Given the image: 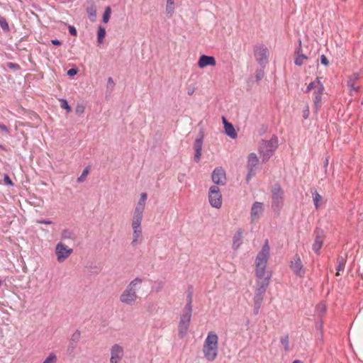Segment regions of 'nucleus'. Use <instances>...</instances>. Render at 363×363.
Listing matches in <instances>:
<instances>
[{
  "label": "nucleus",
  "mask_w": 363,
  "mask_h": 363,
  "mask_svg": "<svg viewBox=\"0 0 363 363\" xmlns=\"http://www.w3.org/2000/svg\"><path fill=\"white\" fill-rule=\"evenodd\" d=\"M4 182L7 185H11V186L13 185V182L11 181V179L7 174H5V176L4 177Z\"/></svg>",
  "instance_id": "49"
},
{
  "label": "nucleus",
  "mask_w": 363,
  "mask_h": 363,
  "mask_svg": "<svg viewBox=\"0 0 363 363\" xmlns=\"http://www.w3.org/2000/svg\"><path fill=\"white\" fill-rule=\"evenodd\" d=\"M316 327H317L318 329L321 330V329H322V323L317 324Z\"/></svg>",
  "instance_id": "58"
},
{
  "label": "nucleus",
  "mask_w": 363,
  "mask_h": 363,
  "mask_svg": "<svg viewBox=\"0 0 363 363\" xmlns=\"http://www.w3.org/2000/svg\"><path fill=\"white\" fill-rule=\"evenodd\" d=\"M142 282L143 279L139 277L132 280L121 294V302L128 306L134 305L138 298L137 291Z\"/></svg>",
  "instance_id": "4"
},
{
  "label": "nucleus",
  "mask_w": 363,
  "mask_h": 363,
  "mask_svg": "<svg viewBox=\"0 0 363 363\" xmlns=\"http://www.w3.org/2000/svg\"><path fill=\"white\" fill-rule=\"evenodd\" d=\"M263 212V203L261 202L255 201L251 208L250 217L252 221L258 219Z\"/></svg>",
  "instance_id": "20"
},
{
  "label": "nucleus",
  "mask_w": 363,
  "mask_h": 363,
  "mask_svg": "<svg viewBox=\"0 0 363 363\" xmlns=\"http://www.w3.org/2000/svg\"><path fill=\"white\" fill-rule=\"evenodd\" d=\"M296 56H298L299 55H303L302 53V48H301V41L299 40V46L295 51Z\"/></svg>",
  "instance_id": "50"
},
{
  "label": "nucleus",
  "mask_w": 363,
  "mask_h": 363,
  "mask_svg": "<svg viewBox=\"0 0 363 363\" xmlns=\"http://www.w3.org/2000/svg\"><path fill=\"white\" fill-rule=\"evenodd\" d=\"M69 32L71 35L76 36L77 34L76 28L73 26H69Z\"/></svg>",
  "instance_id": "47"
},
{
  "label": "nucleus",
  "mask_w": 363,
  "mask_h": 363,
  "mask_svg": "<svg viewBox=\"0 0 363 363\" xmlns=\"http://www.w3.org/2000/svg\"><path fill=\"white\" fill-rule=\"evenodd\" d=\"M105 35H106L105 28L101 26H99L98 32H97V43L99 45H101L103 43Z\"/></svg>",
  "instance_id": "28"
},
{
  "label": "nucleus",
  "mask_w": 363,
  "mask_h": 363,
  "mask_svg": "<svg viewBox=\"0 0 363 363\" xmlns=\"http://www.w3.org/2000/svg\"><path fill=\"white\" fill-rule=\"evenodd\" d=\"M0 129L6 134H9L10 133V130L8 128V127L1 123H0Z\"/></svg>",
  "instance_id": "48"
},
{
  "label": "nucleus",
  "mask_w": 363,
  "mask_h": 363,
  "mask_svg": "<svg viewBox=\"0 0 363 363\" xmlns=\"http://www.w3.org/2000/svg\"><path fill=\"white\" fill-rule=\"evenodd\" d=\"M261 302H254V314L257 315L259 313L260 308L262 306Z\"/></svg>",
  "instance_id": "41"
},
{
  "label": "nucleus",
  "mask_w": 363,
  "mask_h": 363,
  "mask_svg": "<svg viewBox=\"0 0 363 363\" xmlns=\"http://www.w3.org/2000/svg\"><path fill=\"white\" fill-rule=\"evenodd\" d=\"M111 9L110 6H107L105 9V11H104V13L103 15V22L104 23H107L108 22L110 16H111Z\"/></svg>",
  "instance_id": "34"
},
{
  "label": "nucleus",
  "mask_w": 363,
  "mask_h": 363,
  "mask_svg": "<svg viewBox=\"0 0 363 363\" xmlns=\"http://www.w3.org/2000/svg\"><path fill=\"white\" fill-rule=\"evenodd\" d=\"M191 313H192L183 311L181 314L178 326L179 336L180 338L184 337L187 334L191 319Z\"/></svg>",
  "instance_id": "11"
},
{
  "label": "nucleus",
  "mask_w": 363,
  "mask_h": 363,
  "mask_svg": "<svg viewBox=\"0 0 363 363\" xmlns=\"http://www.w3.org/2000/svg\"><path fill=\"white\" fill-rule=\"evenodd\" d=\"M290 268L294 274L298 277H303L306 274V269L303 267L300 256L296 254L290 263Z\"/></svg>",
  "instance_id": "14"
},
{
  "label": "nucleus",
  "mask_w": 363,
  "mask_h": 363,
  "mask_svg": "<svg viewBox=\"0 0 363 363\" xmlns=\"http://www.w3.org/2000/svg\"><path fill=\"white\" fill-rule=\"evenodd\" d=\"M78 73V69H76V68H72V69H69L67 72V74L69 76V77H73L74 75H76Z\"/></svg>",
  "instance_id": "43"
},
{
  "label": "nucleus",
  "mask_w": 363,
  "mask_h": 363,
  "mask_svg": "<svg viewBox=\"0 0 363 363\" xmlns=\"http://www.w3.org/2000/svg\"><path fill=\"white\" fill-rule=\"evenodd\" d=\"M208 197L209 203L212 207L217 209L221 208L223 198L220 189L218 186L213 185L209 188Z\"/></svg>",
  "instance_id": "10"
},
{
  "label": "nucleus",
  "mask_w": 363,
  "mask_h": 363,
  "mask_svg": "<svg viewBox=\"0 0 363 363\" xmlns=\"http://www.w3.org/2000/svg\"><path fill=\"white\" fill-rule=\"evenodd\" d=\"M242 234L243 230L240 228L237 230L233 238L232 247L233 250H237L242 243Z\"/></svg>",
  "instance_id": "22"
},
{
  "label": "nucleus",
  "mask_w": 363,
  "mask_h": 363,
  "mask_svg": "<svg viewBox=\"0 0 363 363\" xmlns=\"http://www.w3.org/2000/svg\"><path fill=\"white\" fill-rule=\"evenodd\" d=\"M80 332L79 330H76L72 336V340L74 342L79 341L80 338Z\"/></svg>",
  "instance_id": "42"
},
{
  "label": "nucleus",
  "mask_w": 363,
  "mask_h": 363,
  "mask_svg": "<svg viewBox=\"0 0 363 363\" xmlns=\"http://www.w3.org/2000/svg\"><path fill=\"white\" fill-rule=\"evenodd\" d=\"M345 264H346L345 258H344L342 256L338 257V258H337V268H336V270H337L336 275L337 276H339L340 275V272L344 270L345 267Z\"/></svg>",
  "instance_id": "26"
},
{
  "label": "nucleus",
  "mask_w": 363,
  "mask_h": 363,
  "mask_svg": "<svg viewBox=\"0 0 363 363\" xmlns=\"http://www.w3.org/2000/svg\"><path fill=\"white\" fill-rule=\"evenodd\" d=\"M73 252L72 248H69L62 242H59L55 247V255L58 262L62 263L67 259Z\"/></svg>",
  "instance_id": "13"
},
{
  "label": "nucleus",
  "mask_w": 363,
  "mask_h": 363,
  "mask_svg": "<svg viewBox=\"0 0 363 363\" xmlns=\"http://www.w3.org/2000/svg\"><path fill=\"white\" fill-rule=\"evenodd\" d=\"M259 159L257 155L254 152L250 153L247 157V174L246 176V182L249 183L252 177L256 174Z\"/></svg>",
  "instance_id": "12"
},
{
  "label": "nucleus",
  "mask_w": 363,
  "mask_h": 363,
  "mask_svg": "<svg viewBox=\"0 0 363 363\" xmlns=\"http://www.w3.org/2000/svg\"><path fill=\"white\" fill-rule=\"evenodd\" d=\"M216 65V58L213 56L206 55H201L197 62L198 67L201 69H203L207 66H215Z\"/></svg>",
  "instance_id": "19"
},
{
  "label": "nucleus",
  "mask_w": 363,
  "mask_h": 363,
  "mask_svg": "<svg viewBox=\"0 0 363 363\" xmlns=\"http://www.w3.org/2000/svg\"><path fill=\"white\" fill-rule=\"evenodd\" d=\"M147 199V194L143 192L140 194V198L138 201L133 214L131 226L133 228V240L131 245L136 246L140 243V238L142 237V220Z\"/></svg>",
  "instance_id": "1"
},
{
  "label": "nucleus",
  "mask_w": 363,
  "mask_h": 363,
  "mask_svg": "<svg viewBox=\"0 0 363 363\" xmlns=\"http://www.w3.org/2000/svg\"><path fill=\"white\" fill-rule=\"evenodd\" d=\"M38 223H41V224H45V225H50V224L52 223V222L51 220H46V219L39 220H38Z\"/></svg>",
  "instance_id": "52"
},
{
  "label": "nucleus",
  "mask_w": 363,
  "mask_h": 363,
  "mask_svg": "<svg viewBox=\"0 0 363 363\" xmlns=\"http://www.w3.org/2000/svg\"><path fill=\"white\" fill-rule=\"evenodd\" d=\"M194 89L188 90V94L189 96L192 95L194 94Z\"/></svg>",
  "instance_id": "56"
},
{
  "label": "nucleus",
  "mask_w": 363,
  "mask_h": 363,
  "mask_svg": "<svg viewBox=\"0 0 363 363\" xmlns=\"http://www.w3.org/2000/svg\"><path fill=\"white\" fill-rule=\"evenodd\" d=\"M253 51L256 61L261 67L265 68L269 55L268 48L263 44H257L254 46Z\"/></svg>",
  "instance_id": "8"
},
{
  "label": "nucleus",
  "mask_w": 363,
  "mask_h": 363,
  "mask_svg": "<svg viewBox=\"0 0 363 363\" xmlns=\"http://www.w3.org/2000/svg\"><path fill=\"white\" fill-rule=\"evenodd\" d=\"M211 179L213 182L216 185H225L226 183L225 170L221 167L215 168L212 172Z\"/></svg>",
  "instance_id": "16"
},
{
  "label": "nucleus",
  "mask_w": 363,
  "mask_h": 363,
  "mask_svg": "<svg viewBox=\"0 0 363 363\" xmlns=\"http://www.w3.org/2000/svg\"><path fill=\"white\" fill-rule=\"evenodd\" d=\"M61 238L62 240H74L76 239V235L74 233L69 229H64L61 233Z\"/></svg>",
  "instance_id": "24"
},
{
  "label": "nucleus",
  "mask_w": 363,
  "mask_h": 363,
  "mask_svg": "<svg viewBox=\"0 0 363 363\" xmlns=\"http://www.w3.org/2000/svg\"><path fill=\"white\" fill-rule=\"evenodd\" d=\"M2 284V281L0 279V286H1Z\"/></svg>",
  "instance_id": "59"
},
{
  "label": "nucleus",
  "mask_w": 363,
  "mask_h": 363,
  "mask_svg": "<svg viewBox=\"0 0 363 363\" xmlns=\"http://www.w3.org/2000/svg\"><path fill=\"white\" fill-rule=\"evenodd\" d=\"M204 140V132L203 130H200L197 137L196 138L194 143V150L195 152L194 154V161L196 162H199L201 160V153H202V147Z\"/></svg>",
  "instance_id": "15"
},
{
  "label": "nucleus",
  "mask_w": 363,
  "mask_h": 363,
  "mask_svg": "<svg viewBox=\"0 0 363 363\" xmlns=\"http://www.w3.org/2000/svg\"><path fill=\"white\" fill-rule=\"evenodd\" d=\"M203 353L208 362H213L218 354V336L213 332L208 333L203 345Z\"/></svg>",
  "instance_id": "3"
},
{
  "label": "nucleus",
  "mask_w": 363,
  "mask_h": 363,
  "mask_svg": "<svg viewBox=\"0 0 363 363\" xmlns=\"http://www.w3.org/2000/svg\"><path fill=\"white\" fill-rule=\"evenodd\" d=\"M51 43L54 45H62V42L60 40H59L58 39H53L51 40Z\"/></svg>",
  "instance_id": "54"
},
{
  "label": "nucleus",
  "mask_w": 363,
  "mask_h": 363,
  "mask_svg": "<svg viewBox=\"0 0 363 363\" xmlns=\"http://www.w3.org/2000/svg\"><path fill=\"white\" fill-rule=\"evenodd\" d=\"M292 363H303V362L301 360H298V359H296V360L293 361Z\"/></svg>",
  "instance_id": "57"
},
{
  "label": "nucleus",
  "mask_w": 363,
  "mask_h": 363,
  "mask_svg": "<svg viewBox=\"0 0 363 363\" xmlns=\"http://www.w3.org/2000/svg\"><path fill=\"white\" fill-rule=\"evenodd\" d=\"M328 165V159L326 158L325 162H324V167L326 169Z\"/></svg>",
  "instance_id": "55"
},
{
  "label": "nucleus",
  "mask_w": 363,
  "mask_h": 363,
  "mask_svg": "<svg viewBox=\"0 0 363 363\" xmlns=\"http://www.w3.org/2000/svg\"><path fill=\"white\" fill-rule=\"evenodd\" d=\"M272 277V274H268L267 277L262 281L258 280L257 282V286L255 291V296L253 298L254 302L262 303L264 294L267 289L269 285V281Z\"/></svg>",
  "instance_id": "9"
},
{
  "label": "nucleus",
  "mask_w": 363,
  "mask_h": 363,
  "mask_svg": "<svg viewBox=\"0 0 363 363\" xmlns=\"http://www.w3.org/2000/svg\"><path fill=\"white\" fill-rule=\"evenodd\" d=\"M165 11L168 18H172L175 12L174 0H167Z\"/></svg>",
  "instance_id": "23"
},
{
  "label": "nucleus",
  "mask_w": 363,
  "mask_h": 363,
  "mask_svg": "<svg viewBox=\"0 0 363 363\" xmlns=\"http://www.w3.org/2000/svg\"><path fill=\"white\" fill-rule=\"evenodd\" d=\"M162 288H163V283H162V281H159L157 283V287L155 288V291L159 292V291H160L162 289Z\"/></svg>",
  "instance_id": "53"
},
{
  "label": "nucleus",
  "mask_w": 363,
  "mask_h": 363,
  "mask_svg": "<svg viewBox=\"0 0 363 363\" xmlns=\"http://www.w3.org/2000/svg\"><path fill=\"white\" fill-rule=\"evenodd\" d=\"M57 355L55 353L51 352L46 357V359L43 362V363H57Z\"/></svg>",
  "instance_id": "33"
},
{
  "label": "nucleus",
  "mask_w": 363,
  "mask_h": 363,
  "mask_svg": "<svg viewBox=\"0 0 363 363\" xmlns=\"http://www.w3.org/2000/svg\"><path fill=\"white\" fill-rule=\"evenodd\" d=\"M183 311L192 313V294L189 293L187 296V302Z\"/></svg>",
  "instance_id": "30"
},
{
  "label": "nucleus",
  "mask_w": 363,
  "mask_h": 363,
  "mask_svg": "<svg viewBox=\"0 0 363 363\" xmlns=\"http://www.w3.org/2000/svg\"><path fill=\"white\" fill-rule=\"evenodd\" d=\"M272 208L274 211H279L284 203V191L278 184L272 186Z\"/></svg>",
  "instance_id": "7"
},
{
  "label": "nucleus",
  "mask_w": 363,
  "mask_h": 363,
  "mask_svg": "<svg viewBox=\"0 0 363 363\" xmlns=\"http://www.w3.org/2000/svg\"><path fill=\"white\" fill-rule=\"evenodd\" d=\"M86 13L90 18L94 21L96 16V9L94 5H91L86 9Z\"/></svg>",
  "instance_id": "31"
},
{
  "label": "nucleus",
  "mask_w": 363,
  "mask_h": 363,
  "mask_svg": "<svg viewBox=\"0 0 363 363\" xmlns=\"http://www.w3.org/2000/svg\"><path fill=\"white\" fill-rule=\"evenodd\" d=\"M7 67L9 68V69H14V70H16V71H18L21 69V67L19 65L16 64V63H13V62H7L6 64Z\"/></svg>",
  "instance_id": "39"
},
{
  "label": "nucleus",
  "mask_w": 363,
  "mask_h": 363,
  "mask_svg": "<svg viewBox=\"0 0 363 363\" xmlns=\"http://www.w3.org/2000/svg\"><path fill=\"white\" fill-rule=\"evenodd\" d=\"M310 111L309 107L308 106H306L304 110L303 111V117L304 119H307L309 116Z\"/></svg>",
  "instance_id": "46"
},
{
  "label": "nucleus",
  "mask_w": 363,
  "mask_h": 363,
  "mask_svg": "<svg viewBox=\"0 0 363 363\" xmlns=\"http://www.w3.org/2000/svg\"><path fill=\"white\" fill-rule=\"evenodd\" d=\"M264 69L262 67L257 69L255 72V78H256V81L257 82H259V81L264 77Z\"/></svg>",
  "instance_id": "36"
},
{
  "label": "nucleus",
  "mask_w": 363,
  "mask_h": 363,
  "mask_svg": "<svg viewBox=\"0 0 363 363\" xmlns=\"http://www.w3.org/2000/svg\"><path fill=\"white\" fill-rule=\"evenodd\" d=\"M323 238L320 235H316L315 237V240L313 244V246H312V248H313V250L317 253V254H319L320 252V250L323 246Z\"/></svg>",
  "instance_id": "25"
},
{
  "label": "nucleus",
  "mask_w": 363,
  "mask_h": 363,
  "mask_svg": "<svg viewBox=\"0 0 363 363\" xmlns=\"http://www.w3.org/2000/svg\"><path fill=\"white\" fill-rule=\"evenodd\" d=\"M123 355V348L118 344L113 345L111 348L110 363H120Z\"/></svg>",
  "instance_id": "17"
},
{
  "label": "nucleus",
  "mask_w": 363,
  "mask_h": 363,
  "mask_svg": "<svg viewBox=\"0 0 363 363\" xmlns=\"http://www.w3.org/2000/svg\"><path fill=\"white\" fill-rule=\"evenodd\" d=\"M89 168L87 167L83 170L82 174L77 178V182L78 183L83 182L86 179V178L89 174Z\"/></svg>",
  "instance_id": "35"
},
{
  "label": "nucleus",
  "mask_w": 363,
  "mask_h": 363,
  "mask_svg": "<svg viewBox=\"0 0 363 363\" xmlns=\"http://www.w3.org/2000/svg\"><path fill=\"white\" fill-rule=\"evenodd\" d=\"M313 200L316 209L320 207V203L323 201V196L319 194L317 191L312 192Z\"/></svg>",
  "instance_id": "27"
},
{
  "label": "nucleus",
  "mask_w": 363,
  "mask_h": 363,
  "mask_svg": "<svg viewBox=\"0 0 363 363\" xmlns=\"http://www.w3.org/2000/svg\"><path fill=\"white\" fill-rule=\"evenodd\" d=\"M312 90L313 91V97L314 107L315 111H318L322 106V96L325 91L323 84L320 82L319 77H317L314 81L308 84L305 92L308 93Z\"/></svg>",
  "instance_id": "6"
},
{
  "label": "nucleus",
  "mask_w": 363,
  "mask_h": 363,
  "mask_svg": "<svg viewBox=\"0 0 363 363\" xmlns=\"http://www.w3.org/2000/svg\"><path fill=\"white\" fill-rule=\"evenodd\" d=\"M278 147V138L273 135L269 140H262L259 144L258 152L262 162H265L273 155Z\"/></svg>",
  "instance_id": "5"
},
{
  "label": "nucleus",
  "mask_w": 363,
  "mask_h": 363,
  "mask_svg": "<svg viewBox=\"0 0 363 363\" xmlns=\"http://www.w3.org/2000/svg\"><path fill=\"white\" fill-rule=\"evenodd\" d=\"M60 101H61V108H63V109H65L67 112H70L71 111V107L68 104L67 100H65V99H60Z\"/></svg>",
  "instance_id": "38"
},
{
  "label": "nucleus",
  "mask_w": 363,
  "mask_h": 363,
  "mask_svg": "<svg viewBox=\"0 0 363 363\" xmlns=\"http://www.w3.org/2000/svg\"><path fill=\"white\" fill-rule=\"evenodd\" d=\"M315 311L320 315L325 313L326 311V306L324 303H320L316 306Z\"/></svg>",
  "instance_id": "37"
},
{
  "label": "nucleus",
  "mask_w": 363,
  "mask_h": 363,
  "mask_svg": "<svg viewBox=\"0 0 363 363\" xmlns=\"http://www.w3.org/2000/svg\"><path fill=\"white\" fill-rule=\"evenodd\" d=\"M115 85V83L113 80V79L111 77H109L108 79V82H107V86L109 88V87H113Z\"/></svg>",
  "instance_id": "51"
},
{
  "label": "nucleus",
  "mask_w": 363,
  "mask_h": 363,
  "mask_svg": "<svg viewBox=\"0 0 363 363\" xmlns=\"http://www.w3.org/2000/svg\"><path fill=\"white\" fill-rule=\"evenodd\" d=\"M306 59H308V57L303 54L296 56L294 64L297 66H301L303 64V61Z\"/></svg>",
  "instance_id": "32"
},
{
  "label": "nucleus",
  "mask_w": 363,
  "mask_h": 363,
  "mask_svg": "<svg viewBox=\"0 0 363 363\" xmlns=\"http://www.w3.org/2000/svg\"><path fill=\"white\" fill-rule=\"evenodd\" d=\"M223 123L224 125L225 134L233 139H235L238 137V133L235 130L232 123H229L225 117H223Z\"/></svg>",
  "instance_id": "21"
},
{
  "label": "nucleus",
  "mask_w": 363,
  "mask_h": 363,
  "mask_svg": "<svg viewBox=\"0 0 363 363\" xmlns=\"http://www.w3.org/2000/svg\"><path fill=\"white\" fill-rule=\"evenodd\" d=\"M0 26L3 30H9V25L4 18H0Z\"/></svg>",
  "instance_id": "40"
},
{
  "label": "nucleus",
  "mask_w": 363,
  "mask_h": 363,
  "mask_svg": "<svg viewBox=\"0 0 363 363\" xmlns=\"http://www.w3.org/2000/svg\"><path fill=\"white\" fill-rule=\"evenodd\" d=\"M280 342L283 345L285 352H289V337L287 334L281 337Z\"/></svg>",
  "instance_id": "29"
},
{
  "label": "nucleus",
  "mask_w": 363,
  "mask_h": 363,
  "mask_svg": "<svg viewBox=\"0 0 363 363\" xmlns=\"http://www.w3.org/2000/svg\"><path fill=\"white\" fill-rule=\"evenodd\" d=\"M270 247L268 240L264 241L261 250L255 258V276L258 280H263L270 272H266V267L269 257Z\"/></svg>",
  "instance_id": "2"
},
{
  "label": "nucleus",
  "mask_w": 363,
  "mask_h": 363,
  "mask_svg": "<svg viewBox=\"0 0 363 363\" xmlns=\"http://www.w3.org/2000/svg\"><path fill=\"white\" fill-rule=\"evenodd\" d=\"M84 112V106L82 105H77L76 107V113L81 115Z\"/></svg>",
  "instance_id": "44"
},
{
  "label": "nucleus",
  "mask_w": 363,
  "mask_h": 363,
  "mask_svg": "<svg viewBox=\"0 0 363 363\" xmlns=\"http://www.w3.org/2000/svg\"><path fill=\"white\" fill-rule=\"evenodd\" d=\"M320 62L325 66H328L329 65V61L325 55H322L320 56Z\"/></svg>",
  "instance_id": "45"
},
{
  "label": "nucleus",
  "mask_w": 363,
  "mask_h": 363,
  "mask_svg": "<svg viewBox=\"0 0 363 363\" xmlns=\"http://www.w3.org/2000/svg\"><path fill=\"white\" fill-rule=\"evenodd\" d=\"M359 79V74L357 72L352 73L348 76L347 82V87L350 90V94H352V91L358 92L360 90V86L357 85V82Z\"/></svg>",
  "instance_id": "18"
}]
</instances>
